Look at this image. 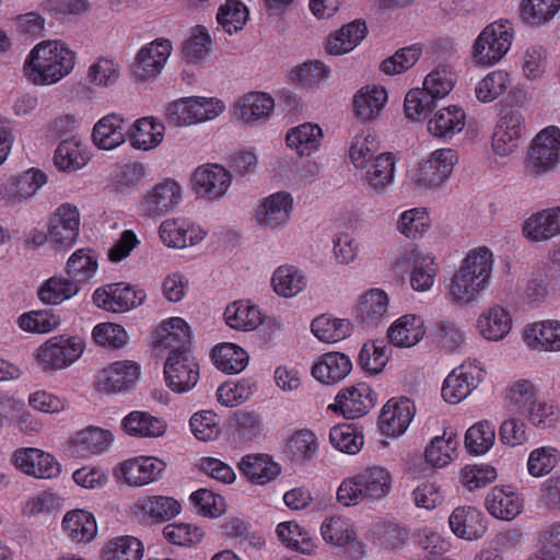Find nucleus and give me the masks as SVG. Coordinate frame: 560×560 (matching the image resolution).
<instances>
[{"mask_svg": "<svg viewBox=\"0 0 560 560\" xmlns=\"http://www.w3.org/2000/svg\"><path fill=\"white\" fill-rule=\"evenodd\" d=\"M494 268V255L486 246L470 249L445 283L446 301L454 306H469L489 289Z\"/></svg>", "mask_w": 560, "mask_h": 560, "instance_id": "obj_1", "label": "nucleus"}, {"mask_svg": "<svg viewBox=\"0 0 560 560\" xmlns=\"http://www.w3.org/2000/svg\"><path fill=\"white\" fill-rule=\"evenodd\" d=\"M77 54L61 39H44L26 55L22 74L34 86L59 83L74 70Z\"/></svg>", "mask_w": 560, "mask_h": 560, "instance_id": "obj_2", "label": "nucleus"}, {"mask_svg": "<svg viewBox=\"0 0 560 560\" xmlns=\"http://www.w3.org/2000/svg\"><path fill=\"white\" fill-rule=\"evenodd\" d=\"M505 406L510 412L524 418L538 430L555 428L560 422L559 407L544 397L537 383L529 378H515L504 389Z\"/></svg>", "mask_w": 560, "mask_h": 560, "instance_id": "obj_3", "label": "nucleus"}, {"mask_svg": "<svg viewBox=\"0 0 560 560\" xmlns=\"http://www.w3.org/2000/svg\"><path fill=\"white\" fill-rule=\"evenodd\" d=\"M392 489L390 471L384 466L369 465L342 479L336 491V500L345 508L373 504L386 499Z\"/></svg>", "mask_w": 560, "mask_h": 560, "instance_id": "obj_4", "label": "nucleus"}, {"mask_svg": "<svg viewBox=\"0 0 560 560\" xmlns=\"http://www.w3.org/2000/svg\"><path fill=\"white\" fill-rule=\"evenodd\" d=\"M459 162V153L451 147L438 148L421 159L407 172L409 186L419 195L440 191L451 179Z\"/></svg>", "mask_w": 560, "mask_h": 560, "instance_id": "obj_5", "label": "nucleus"}, {"mask_svg": "<svg viewBox=\"0 0 560 560\" xmlns=\"http://www.w3.org/2000/svg\"><path fill=\"white\" fill-rule=\"evenodd\" d=\"M514 37L515 30L510 20L498 19L488 23L470 45L472 65L480 68L497 66L511 50Z\"/></svg>", "mask_w": 560, "mask_h": 560, "instance_id": "obj_6", "label": "nucleus"}, {"mask_svg": "<svg viewBox=\"0 0 560 560\" xmlns=\"http://www.w3.org/2000/svg\"><path fill=\"white\" fill-rule=\"evenodd\" d=\"M226 110L225 102L217 96L190 95L168 102L164 117L170 126L187 128L218 119Z\"/></svg>", "mask_w": 560, "mask_h": 560, "instance_id": "obj_7", "label": "nucleus"}, {"mask_svg": "<svg viewBox=\"0 0 560 560\" xmlns=\"http://www.w3.org/2000/svg\"><path fill=\"white\" fill-rule=\"evenodd\" d=\"M85 349L79 336L57 335L43 342L34 352L36 365L44 373L65 370L77 362Z\"/></svg>", "mask_w": 560, "mask_h": 560, "instance_id": "obj_8", "label": "nucleus"}, {"mask_svg": "<svg viewBox=\"0 0 560 560\" xmlns=\"http://www.w3.org/2000/svg\"><path fill=\"white\" fill-rule=\"evenodd\" d=\"M173 50V42L166 37H156L141 45L129 65L133 81L137 83L156 81L165 70Z\"/></svg>", "mask_w": 560, "mask_h": 560, "instance_id": "obj_9", "label": "nucleus"}, {"mask_svg": "<svg viewBox=\"0 0 560 560\" xmlns=\"http://www.w3.org/2000/svg\"><path fill=\"white\" fill-rule=\"evenodd\" d=\"M184 199V188L174 178H164L145 190L137 202V212L145 219H158L175 211Z\"/></svg>", "mask_w": 560, "mask_h": 560, "instance_id": "obj_10", "label": "nucleus"}, {"mask_svg": "<svg viewBox=\"0 0 560 560\" xmlns=\"http://www.w3.org/2000/svg\"><path fill=\"white\" fill-rule=\"evenodd\" d=\"M560 163V128L547 126L532 140L525 168L530 175H541L553 171Z\"/></svg>", "mask_w": 560, "mask_h": 560, "instance_id": "obj_11", "label": "nucleus"}, {"mask_svg": "<svg viewBox=\"0 0 560 560\" xmlns=\"http://www.w3.org/2000/svg\"><path fill=\"white\" fill-rule=\"evenodd\" d=\"M294 211L293 195L288 190H277L258 201L254 211V221L262 231L277 232L291 222Z\"/></svg>", "mask_w": 560, "mask_h": 560, "instance_id": "obj_12", "label": "nucleus"}, {"mask_svg": "<svg viewBox=\"0 0 560 560\" xmlns=\"http://www.w3.org/2000/svg\"><path fill=\"white\" fill-rule=\"evenodd\" d=\"M485 365L477 360L463 362L453 369L442 385V397L448 404H458L467 398L485 380Z\"/></svg>", "mask_w": 560, "mask_h": 560, "instance_id": "obj_13", "label": "nucleus"}, {"mask_svg": "<svg viewBox=\"0 0 560 560\" xmlns=\"http://www.w3.org/2000/svg\"><path fill=\"white\" fill-rule=\"evenodd\" d=\"M275 108V98L269 93L250 91L233 101L230 113L238 124L254 127L267 122L273 115Z\"/></svg>", "mask_w": 560, "mask_h": 560, "instance_id": "obj_14", "label": "nucleus"}, {"mask_svg": "<svg viewBox=\"0 0 560 560\" xmlns=\"http://www.w3.org/2000/svg\"><path fill=\"white\" fill-rule=\"evenodd\" d=\"M190 184L198 198L206 201H218L231 188L232 173L221 164L206 163L192 172Z\"/></svg>", "mask_w": 560, "mask_h": 560, "instance_id": "obj_15", "label": "nucleus"}, {"mask_svg": "<svg viewBox=\"0 0 560 560\" xmlns=\"http://www.w3.org/2000/svg\"><path fill=\"white\" fill-rule=\"evenodd\" d=\"M158 234L164 246L185 249L200 244L208 232L201 225L180 215L163 220L158 228Z\"/></svg>", "mask_w": 560, "mask_h": 560, "instance_id": "obj_16", "label": "nucleus"}, {"mask_svg": "<svg viewBox=\"0 0 560 560\" xmlns=\"http://www.w3.org/2000/svg\"><path fill=\"white\" fill-rule=\"evenodd\" d=\"M164 377L167 387L174 393L189 392L199 380L196 358L188 350H173L164 365Z\"/></svg>", "mask_w": 560, "mask_h": 560, "instance_id": "obj_17", "label": "nucleus"}, {"mask_svg": "<svg viewBox=\"0 0 560 560\" xmlns=\"http://www.w3.org/2000/svg\"><path fill=\"white\" fill-rule=\"evenodd\" d=\"M141 376L140 365L132 360L115 361L104 366L97 374L95 386L98 392L109 395L131 390Z\"/></svg>", "mask_w": 560, "mask_h": 560, "instance_id": "obj_18", "label": "nucleus"}, {"mask_svg": "<svg viewBox=\"0 0 560 560\" xmlns=\"http://www.w3.org/2000/svg\"><path fill=\"white\" fill-rule=\"evenodd\" d=\"M50 245L57 249H69L78 241L81 214L77 206L65 202L56 208L47 223Z\"/></svg>", "mask_w": 560, "mask_h": 560, "instance_id": "obj_19", "label": "nucleus"}, {"mask_svg": "<svg viewBox=\"0 0 560 560\" xmlns=\"http://www.w3.org/2000/svg\"><path fill=\"white\" fill-rule=\"evenodd\" d=\"M320 535L327 544L342 548L349 547L354 560L361 559L366 552V545L358 539L357 529L351 518L343 515H331L320 524Z\"/></svg>", "mask_w": 560, "mask_h": 560, "instance_id": "obj_20", "label": "nucleus"}, {"mask_svg": "<svg viewBox=\"0 0 560 560\" xmlns=\"http://www.w3.org/2000/svg\"><path fill=\"white\" fill-rule=\"evenodd\" d=\"M145 299L142 290H137L125 282L109 283L97 288L93 295V303L107 312L125 313L141 305Z\"/></svg>", "mask_w": 560, "mask_h": 560, "instance_id": "obj_21", "label": "nucleus"}, {"mask_svg": "<svg viewBox=\"0 0 560 560\" xmlns=\"http://www.w3.org/2000/svg\"><path fill=\"white\" fill-rule=\"evenodd\" d=\"M514 326L511 311L500 304L486 306L478 313L474 329L486 342H501L509 337Z\"/></svg>", "mask_w": 560, "mask_h": 560, "instance_id": "obj_22", "label": "nucleus"}, {"mask_svg": "<svg viewBox=\"0 0 560 560\" xmlns=\"http://www.w3.org/2000/svg\"><path fill=\"white\" fill-rule=\"evenodd\" d=\"M525 132V118L518 110L505 113L497 122L491 149L494 155L508 158L516 152Z\"/></svg>", "mask_w": 560, "mask_h": 560, "instance_id": "obj_23", "label": "nucleus"}, {"mask_svg": "<svg viewBox=\"0 0 560 560\" xmlns=\"http://www.w3.org/2000/svg\"><path fill=\"white\" fill-rule=\"evenodd\" d=\"M406 260L409 267V284L419 293L429 292L435 283L440 271L436 257L428 250L411 245L405 250Z\"/></svg>", "mask_w": 560, "mask_h": 560, "instance_id": "obj_24", "label": "nucleus"}, {"mask_svg": "<svg viewBox=\"0 0 560 560\" xmlns=\"http://www.w3.org/2000/svg\"><path fill=\"white\" fill-rule=\"evenodd\" d=\"M375 402L376 396L371 386L365 382H359L342 387L329 408L335 412H340L345 418L355 419L366 415L375 406Z\"/></svg>", "mask_w": 560, "mask_h": 560, "instance_id": "obj_25", "label": "nucleus"}, {"mask_svg": "<svg viewBox=\"0 0 560 560\" xmlns=\"http://www.w3.org/2000/svg\"><path fill=\"white\" fill-rule=\"evenodd\" d=\"M47 183L46 174L35 167L12 175L2 183L4 206L18 207L31 201Z\"/></svg>", "mask_w": 560, "mask_h": 560, "instance_id": "obj_26", "label": "nucleus"}, {"mask_svg": "<svg viewBox=\"0 0 560 560\" xmlns=\"http://www.w3.org/2000/svg\"><path fill=\"white\" fill-rule=\"evenodd\" d=\"M11 463L23 474L38 479H51L60 474V465L56 458L37 447L15 450Z\"/></svg>", "mask_w": 560, "mask_h": 560, "instance_id": "obj_27", "label": "nucleus"}, {"mask_svg": "<svg viewBox=\"0 0 560 560\" xmlns=\"http://www.w3.org/2000/svg\"><path fill=\"white\" fill-rule=\"evenodd\" d=\"M416 415V406L406 397L389 399L381 409L378 425L386 436L398 438L402 435Z\"/></svg>", "mask_w": 560, "mask_h": 560, "instance_id": "obj_28", "label": "nucleus"}, {"mask_svg": "<svg viewBox=\"0 0 560 560\" xmlns=\"http://www.w3.org/2000/svg\"><path fill=\"white\" fill-rule=\"evenodd\" d=\"M521 233L532 243L547 242L560 235V206L541 209L525 217Z\"/></svg>", "mask_w": 560, "mask_h": 560, "instance_id": "obj_29", "label": "nucleus"}, {"mask_svg": "<svg viewBox=\"0 0 560 560\" xmlns=\"http://www.w3.org/2000/svg\"><path fill=\"white\" fill-rule=\"evenodd\" d=\"M166 464L155 456H138L119 464L116 474L133 487H142L158 480Z\"/></svg>", "mask_w": 560, "mask_h": 560, "instance_id": "obj_30", "label": "nucleus"}, {"mask_svg": "<svg viewBox=\"0 0 560 560\" xmlns=\"http://www.w3.org/2000/svg\"><path fill=\"white\" fill-rule=\"evenodd\" d=\"M521 339L527 349L536 352H560V320L542 319L527 324Z\"/></svg>", "mask_w": 560, "mask_h": 560, "instance_id": "obj_31", "label": "nucleus"}, {"mask_svg": "<svg viewBox=\"0 0 560 560\" xmlns=\"http://www.w3.org/2000/svg\"><path fill=\"white\" fill-rule=\"evenodd\" d=\"M387 103V89L382 84L369 83L354 93L352 112L358 119L364 122H373L381 117Z\"/></svg>", "mask_w": 560, "mask_h": 560, "instance_id": "obj_32", "label": "nucleus"}, {"mask_svg": "<svg viewBox=\"0 0 560 560\" xmlns=\"http://www.w3.org/2000/svg\"><path fill=\"white\" fill-rule=\"evenodd\" d=\"M425 332L424 318L419 314L408 313L399 316L388 326L386 338L396 348L410 349L424 338Z\"/></svg>", "mask_w": 560, "mask_h": 560, "instance_id": "obj_33", "label": "nucleus"}, {"mask_svg": "<svg viewBox=\"0 0 560 560\" xmlns=\"http://www.w3.org/2000/svg\"><path fill=\"white\" fill-rule=\"evenodd\" d=\"M466 126V113L458 105H447L435 110L427 122L428 132L436 139L452 140Z\"/></svg>", "mask_w": 560, "mask_h": 560, "instance_id": "obj_34", "label": "nucleus"}, {"mask_svg": "<svg viewBox=\"0 0 560 560\" xmlns=\"http://www.w3.org/2000/svg\"><path fill=\"white\" fill-rule=\"evenodd\" d=\"M389 315V296L378 288L370 289L360 295L355 316L366 327H377Z\"/></svg>", "mask_w": 560, "mask_h": 560, "instance_id": "obj_35", "label": "nucleus"}, {"mask_svg": "<svg viewBox=\"0 0 560 560\" xmlns=\"http://www.w3.org/2000/svg\"><path fill=\"white\" fill-rule=\"evenodd\" d=\"M165 130L164 122L158 117L138 118L129 129L130 145L143 152L154 150L163 142Z\"/></svg>", "mask_w": 560, "mask_h": 560, "instance_id": "obj_36", "label": "nucleus"}, {"mask_svg": "<svg viewBox=\"0 0 560 560\" xmlns=\"http://www.w3.org/2000/svg\"><path fill=\"white\" fill-rule=\"evenodd\" d=\"M352 370V362L341 352H327L313 363L312 376L322 384L334 385L346 378Z\"/></svg>", "mask_w": 560, "mask_h": 560, "instance_id": "obj_37", "label": "nucleus"}, {"mask_svg": "<svg viewBox=\"0 0 560 560\" xmlns=\"http://www.w3.org/2000/svg\"><path fill=\"white\" fill-rule=\"evenodd\" d=\"M486 508L495 518L511 521L522 513L524 502L511 486H495L487 494Z\"/></svg>", "mask_w": 560, "mask_h": 560, "instance_id": "obj_38", "label": "nucleus"}, {"mask_svg": "<svg viewBox=\"0 0 560 560\" xmlns=\"http://www.w3.org/2000/svg\"><path fill=\"white\" fill-rule=\"evenodd\" d=\"M120 427L126 434L140 439L162 438L167 431L165 419L142 410L130 411L121 419Z\"/></svg>", "mask_w": 560, "mask_h": 560, "instance_id": "obj_39", "label": "nucleus"}, {"mask_svg": "<svg viewBox=\"0 0 560 560\" xmlns=\"http://www.w3.org/2000/svg\"><path fill=\"white\" fill-rule=\"evenodd\" d=\"M61 529L74 544H89L97 536V523L92 512L73 509L62 517Z\"/></svg>", "mask_w": 560, "mask_h": 560, "instance_id": "obj_40", "label": "nucleus"}, {"mask_svg": "<svg viewBox=\"0 0 560 560\" xmlns=\"http://www.w3.org/2000/svg\"><path fill=\"white\" fill-rule=\"evenodd\" d=\"M452 532L459 538L475 540L487 530L483 513L475 506H458L448 518Z\"/></svg>", "mask_w": 560, "mask_h": 560, "instance_id": "obj_41", "label": "nucleus"}, {"mask_svg": "<svg viewBox=\"0 0 560 560\" xmlns=\"http://www.w3.org/2000/svg\"><path fill=\"white\" fill-rule=\"evenodd\" d=\"M124 125L125 119L118 114L110 113L103 116L92 129L91 139L93 144L105 151L120 147L126 140Z\"/></svg>", "mask_w": 560, "mask_h": 560, "instance_id": "obj_42", "label": "nucleus"}, {"mask_svg": "<svg viewBox=\"0 0 560 560\" xmlns=\"http://www.w3.org/2000/svg\"><path fill=\"white\" fill-rule=\"evenodd\" d=\"M363 184L375 194H383L394 182L396 159L390 152H383L363 170Z\"/></svg>", "mask_w": 560, "mask_h": 560, "instance_id": "obj_43", "label": "nucleus"}, {"mask_svg": "<svg viewBox=\"0 0 560 560\" xmlns=\"http://www.w3.org/2000/svg\"><path fill=\"white\" fill-rule=\"evenodd\" d=\"M330 68L320 60H307L292 66L287 71V80L291 84L308 90L320 89L329 79Z\"/></svg>", "mask_w": 560, "mask_h": 560, "instance_id": "obj_44", "label": "nucleus"}, {"mask_svg": "<svg viewBox=\"0 0 560 560\" xmlns=\"http://www.w3.org/2000/svg\"><path fill=\"white\" fill-rule=\"evenodd\" d=\"M98 268V255L90 247L75 249L66 262V273L78 287L91 283Z\"/></svg>", "mask_w": 560, "mask_h": 560, "instance_id": "obj_45", "label": "nucleus"}, {"mask_svg": "<svg viewBox=\"0 0 560 560\" xmlns=\"http://www.w3.org/2000/svg\"><path fill=\"white\" fill-rule=\"evenodd\" d=\"M242 475L256 485H267L281 474V466L267 454H248L237 465Z\"/></svg>", "mask_w": 560, "mask_h": 560, "instance_id": "obj_46", "label": "nucleus"}, {"mask_svg": "<svg viewBox=\"0 0 560 560\" xmlns=\"http://www.w3.org/2000/svg\"><path fill=\"white\" fill-rule=\"evenodd\" d=\"M368 27L364 21L355 20L331 33L325 49L331 56H341L352 51L365 38Z\"/></svg>", "mask_w": 560, "mask_h": 560, "instance_id": "obj_47", "label": "nucleus"}, {"mask_svg": "<svg viewBox=\"0 0 560 560\" xmlns=\"http://www.w3.org/2000/svg\"><path fill=\"white\" fill-rule=\"evenodd\" d=\"M323 138L324 132L319 125L303 122L288 130L285 144L299 156H311L319 149Z\"/></svg>", "mask_w": 560, "mask_h": 560, "instance_id": "obj_48", "label": "nucleus"}, {"mask_svg": "<svg viewBox=\"0 0 560 560\" xmlns=\"http://www.w3.org/2000/svg\"><path fill=\"white\" fill-rule=\"evenodd\" d=\"M190 340V327L182 317L164 319L154 331L153 342L158 349L186 350L184 346Z\"/></svg>", "mask_w": 560, "mask_h": 560, "instance_id": "obj_49", "label": "nucleus"}, {"mask_svg": "<svg viewBox=\"0 0 560 560\" xmlns=\"http://www.w3.org/2000/svg\"><path fill=\"white\" fill-rule=\"evenodd\" d=\"M270 284L278 296L292 299L306 289L307 278L296 266L284 264L273 270Z\"/></svg>", "mask_w": 560, "mask_h": 560, "instance_id": "obj_50", "label": "nucleus"}, {"mask_svg": "<svg viewBox=\"0 0 560 560\" xmlns=\"http://www.w3.org/2000/svg\"><path fill=\"white\" fill-rule=\"evenodd\" d=\"M380 151L377 135L371 129H362L349 141L348 159L355 170L363 171Z\"/></svg>", "mask_w": 560, "mask_h": 560, "instance_id": "obj_51", "label": "nucleus"}, {"mask_svg": "<svg viewBox=\"0 0 560 560\" xmlns=\"http://www.w3.org/2000/svg\"><path fill=\"white\" fill-rule=\"evenodd\" d=\"M223 316L230 328L240 331H253L264 323V315L259 307L244 300L230 303Z\"/></svg>", "mask_w": 560, "mask_h": 560, "instance_id": "obj_52", "label": "nucleus"}, {"mask_svg": "<svg viewBox=\"0 0 560 560\" xmlns=\"http://www.w3.org/2000/svg\"><path fill=\"white\" fill-rule=\"evenodd\" d=\"M89 161L88 148L78 137H70L61 141L54 155L56 167L68 173L83 168Z\"/></svg>", "mask_w": 560, "mask_h": 560, "instance_id": "obj_53", "label": "nucleus"}, {"mask_svg": "<svg viewBox=\"0 0 560 560\" xmlns=\"http://www.w3.org/2000/svg\"><path fill=\"white\" fill-rule=\"evenodd\" d=\"M549 69L548 49L539 44L524 47L520 56V72L527 82L535 83L544 80Z\"/></svg>", "mask_w": 560, "mask_h": 560, "instance_id": "obj_54", "label": "nucleus"}, {"mask_svg": "<svg viewBox=\"0 0 560 560\" xmlns=\"http://www.w3.org/2000/svg\"><path fill=\"white\" fill-rule=\"evenodd\" d=\"M458 440L454 431L444 430L431 439L424 450V460L433 468H444L457 457Z\"/></svg>", "mask_w": 560, "mask_h": 560, "instance_id": "obj_55", "label": "nucleus"}, {"mask_svg": "<svg viewBox=\"0 0 560 560\" xmlns=\"http://www.w3.org/2000/svg\"><path fill=\"white\" fill-rule=\"evenodd\" d=\"M211 359L220 371L228 374H238L248 365L249 354L236 343L222 342L212 349Z\"/></svg>", "mask_w": 560, "mask_h": 560, "instance_id": "obj_56", "label": "nucleus"}, {"mask_svg": "<svg viewBox=\"0 0 560 560\" xmlns=\"http://www.w3.org/2000/svg\"><path fill=\"white\" fill-rule=\"evenodd\" d=\"M113 442V433L98 427H88L72 438V446L83 456L102 454L109 450Z\"/></svg>", "mask_w": 560, "mask_h": 560, "instance_id": "obj_57", "label": "nucleus"}, {"mask_svg": "<svg viewBox=\"0 0 560 560\" xmlns=\"http://www.w3.org/2000/svg\"><path fill=\"white\" fill-rule=\"evenodd\" d=\"M278 539L292 550L305 555H313L316 550V542L311 533L295 521L281 522L276 527Z\"/></svg>", "mask_w": 560, "mask_h": 560, "instance_id": "obj_58", "label": "nucleus"}, {"mask_svg": "<svg viewBox=\"0 0 560 560\" xmlns=\"http://www.w3.org/2000/svg\"><path fill=\"white\" fill-rule=\"evenodd\" d=\"M137 510L150 521L161 523L174 518L182 511L180 503L165 495L145 497L137 501Z\"/></svg>", "mask_w": 560, "mask_h": 560, "instance_id": "obj_59", "label": "nucleus"}, {"mask_svg": "<svg viewBox=\"0 0 560 560\" xmlns=\"http://www.w3.org/2000/svg\"><path fill=\"white\" fill-rule=\"evenodd\" d=\"M352 324L346 318H336L323 314L313 319L312 334L322 342L336 343L348 338L352 332Z\"/></svg>", "mask_w": 560, "mask_h": 560, "instance_id": "obj_60", "label": "nucleus"}, {"mask_svg": "<svg viewBox=\"0 0 560 560\" xmlns=\"http://www.w3.org/2000/svg\"><path fill=\"white\" fill-rule=\"evenodd\" d=\"M513 82L512 73L505 69H495L487 73L475 85L476 98L481 103H491L503 95Z\"/></svg>", "mask_w": 560, "mask_h": 560, "instance_id": "obj_61", "label": "nucleus"}, {"mask_svg": "<svg viewBox=\"0 0 560 560\" xmlns=\"http://www.w3.org/2000/svg\"><path fill=\"white\" fill-rule=\"evenodd\" d=\"M121 75V66L113 57H97L86 70V81L97 89H109L117 84Z\"/></svg>", "mask_w": 560, "mask_h": 560, "instance_id": "obj_62", "label": "nucleus"}, {"mask_svg": "<svg viewBox=\"0 0 560 560\" xmlns=\"http://www.w3.org/2000/svg\"><path fill=\"white\" fill-rule=\"evenodd\" d=\"M559 464V447L546 444L537 446L528 453L526 470L533 478H542L551 474Z\"/></svg>", "mask_w": 560, "mask_h": 560, "instance_id": "obj_63", "label": "nucleus"}, {"mask_svg": "<svg viewBox=\"0 0 560 560\" xmlns=\"http://www.w3.org/2000/svg\"><path fill=\"white\" fill-rule=\"evenodd\" d=\"M538 549L526 560H560V522L546 524L538 533Z\"/></svg>", "mask_w": 560, "mask_h": 560, "instance_id": "obj_64", "label": "nucleus"}]
</instances>
